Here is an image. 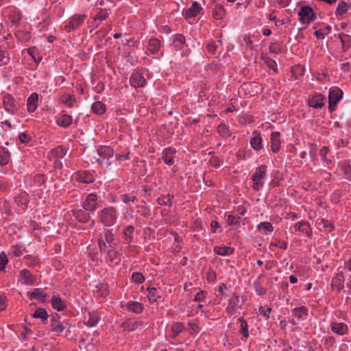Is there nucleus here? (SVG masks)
<instances>
[{"label":"nucleus","instance_id":"1","mask_svg":"<svg viewBox=\"0 0 351 351\" xmlns=\"http://www.w3.org/2000/svg\"><path fill=\"white\" fill-rule=\"evenodd\" d=\"M100 220L105 225L110 226L115 223L117 214L114 208H105L99 213Z\"/></svg>","mask_w":351,"mask_h":351},{"label":"nucleus","instance_id":"2","mask_svg":"<svg viewBox=\"0 0 351 351\" xmlns=\"http://www.w3.org/2000/svg\"><path fill=\"white\" fill-rule=\"evenodd\" d=\"M267 172V166L260 165L258 166L252 177V180L254 182L253 188L256 191H258L261 187L263 185L262 180L265 178Z\"/></svg>","mask_w":351,"mask_h":351},{"label":"nucleus","instance_id":"3","mask_svg":"<svg viewBox=\"0 0 351 351\" xmlns=\"http://www.w3.org/2000/svg\"><path fill=\"white\" fill-rule=\"evenodd\" d=\"M343 96V91L337 88L334 87L330 90L328 95L329 110L332 112L335 110L337 103L341 100Z\"/></svg>","mask_w":351,"mask_h":351},{"label":"nucleus","instance_id":"4","mask_svg":"<svg viewBox=\"0 0 351 351\" xmlns=\"http://www.w3.org/2000/svg\"><path fill=\"white\" fill-rule=\"evenodd\" d=\"M299 20L304 24H309L312 22L315 15L313 9L308 6H304L298 12Z\"/></svg>","mask_w":351,"mask_h":351},{"label":"nucleus","instance_id":"5","mask_svg":"<svg viewBox=\"0 0 351 351\" xmlns=\"http://www.w3.org/2000/svg\"><path fill=\"white\" fill-rule=\"evenodd\" d=\"M86 19L85 14H75L71 19L68 24L64 27L68 32L74 31L79 28Z\"/></svg>","mask_w":351,"mask_h":351},{"label":"nucleus","instance_id":"6","mask_svg":"<svg viewBox=\"0 0 351 351\" xmlns=\"http://www.w3.org/2000/svg\"><path fill=\"white\" fill-rule=\"evenodd\" d=\"M97 206V196L95 193H90L87 195L82 204L83 208L86 211H94Z\"/></svg>","mask_w":351,"mask_h":351},{"label":"nucleus","instance_id":"7","mask_svg":"<svg viewBox=\"0 0 351 351\" xmlns=\"http://www.w3.org/2000/svg\"><path fill=\"white\" fill-rule=\"evenodd\" d=\"M344 280L345 278L343 272L337 273L332 279L331 288L340 292L344 288Z\"/></svg>","mask_w":351,"mask_h":351},{"label":"nucleus","instance_id":"8","mask_svg":"<svg viewBox=\"0 0 351 351\" xmlns=\"http://www.w3.org/2000/svg\"><path fill=\"white\" fill-rule=\"evenodd\" d=\"M176 152V149L172 147H169L164 149L162 156L164 162L169 166L172 165L174 163Z\"/></svg>","mask_w":351,"mask_h":351},{"label":"nucleus","instance_id":"9","mask_svg":"<svg viewBox=\"0 0 351 351\" xmlns=\"http://www.w3.org/2000/svg\"><path fill=\"white\" fill-rule=\"evenodd\" d=\"M271 149L274 153L279 152L280 148V134L278 132H273L270 136Z\"/></svg>","mask_w":351,"mask_h":351},{"label":"nucleus","instance_id":"10","mask_svg":"<svg viewBox=\"0 0 351 351\" xmlns=\"http://www.w3.org/2000/svg\"><path fill=\"white\" fill-rule=\"evenodd\" d=\"M19 280L25 285H32L34 283L35 278L27 269H23L20 272Z\"/></svg>","mask_w":351,"mask_h":351},{"label":"nucleus","instance_id":"11","mask_svg":"<svg viewBox=\"0 0 351 351\" xmlns=\"http://www.w3.org/2000/svg\"><path fill=\"white\" fill-rule=\"evenodd\" d=\"M38 104V95L36 93L31 94L27 101V110L29 112H34Z\"/></svg>","mask_w":351,"mask_h":351},{"label":"nucleus","instance_id":"12","mask_svg":"<svg viewBox=\"0 0 351 351\" xmlns=\"http://www.w3.org/2000/svg\"><path fill=\"white\" fill-rule=\"evenodd\" d=\"M130 82L135 88L143 87L145 84V80L140 73H135L131 75Z\"/></svg>","mask_w":351,"mask_h":351},{"label":"nucleus","instance_id":"13","mask_svg":"<svg viewBox=\"0 0 351 351\" xmlns=\"http://www.w3.org/2000/svg\"><path fill=\"white\" fill-rule=\"evenodd\" d=\"M147 298L151 303H154L158 301V300L162 298L160 295L161 289L156 287H148L147 288Z\"/></svg>","mask_w":351,"mask_h":351},{"label":"nucleus","instance_id":"14","mask_svg":"<svg viewBox=\"0 0 351 351\" xmlns=\"http://www.w3.org/2000/svg\"><path fill=\"white\" fill-rule=\"evenodd\" d=\"M76 179L79 182L86 184L92 183L94 180L93 175L87 171H78L76 173Z\"/></svg>","mask_w":351,"mask_h":351},{"label":"nucleus","instance_id":"15","mask_svg":"<svg viewBox=\"0 0 351 351\" xmlns=\"http://www.w3.org/2000/svg\"><path fill=\"white\" fill-rule=\"evenodd\" d=\"M324 97L321 94H317L308 101V105L314 108H321L324 106Z\"/></svg>","mask_w":351,"mask_h":351},{"label":"nucleus","instance_id":"16","mask_svg":"<svg viewBox=\"0 0 351 351\" xmlns=\"http://www.w3.org/2000/svg\"><path fill=\"white\" fill-rule=\"evenodd\" d=\"M74 217L79 222L86 223L90 219V215L84 208L73 210Z\"/></svg>","mask_w":351,"mask_h":351},{"label":"nucleus","instance_id":"17","mask_svg":"<svg viewBox=\"0 0 351 351\" xmlns=\"http://www.w3.org/2000/svg\"><path fill=\"white\" fill-rule=\"evenodd\" d=\"M3 103L5 110L8 112L14 113L16 109V106L14 104V99L11 95H7L4 96L3 99Z\"/></svg>","mask_w":351,"mask_h":351},{"label":"nucleus","instance_id":"18","mask_svg":"<svg viewBox=\"0 0 351 351\" xmlns=\"http://www.w3.org/2000/svg\"><path fill=\"white\" fill-rule=\"evenodd\" d=\"M295 231H299L306 234L308 237L311 236V230L310 225L307 221H302L295 223L294 226Z\"/></svg>","mask_w":351,"mask_h":351},{"label":"nucleus","instance_id":"19","mask_svg":"<svg viewBox=\"0 0 351 351\" xmlns=\"http://www.w3.org/2000/svg\"><path fill=\"white\" fill-rule=\"evenodd\" d=\"M202 10V8L199 5V3L196 1L193 2L191 6L186 10L185 11V16L186 18H192L196 16Z\"/></svg>","mask_w":351,"mask_h":351},{"label":"nucleus","instance_id":"20","mask_svg":"<svg viewBox=\"0 0 351 351\" xmlns=\"http://www.w3.org/2000/svg\"><path fill=\"white\" fill-rule=\"evenodd\" d=\"M160 49V41L156 38H152L149 40L147 50L152 54L157 53Z\"/></svg>","mask_w":351,"mask_h":351},{"label":"nucleus","instance_id":"21","mask_svg":"<svg viewBox=\"0 0 351 351\" xmlns=\"http://www.w3.org/2000/svg\"><path fill=\"white\" fill-rule=\"evenodd\" d=\"M97 154L103 158H110L114 154V150L109 146H100L97 149Z\"/></svg>","mask_w":351,"mask_h":351},{"label":"nucleus","instance_id":"22","mask_svg":"<svg viewBox=\"0 0 351 351\" xmlns=\"http://www.w3.org/2000/svg\"><path fill=\"white\" fill-rule=\"evenodd\" d=\"M331 329L335 333L343 335L348 332V326L343 323H332L331 324Z\"/></svg>","mask_w":351,"mask_h":351},{"label":"nucleus","instance_id":"23","mask_svg":"<svg viewBox=\"0 0 351 351\" xmlns=\"http://www.w3.org/2000/svg\"><path fill=\"white\" fill-rule=\"evenodd\" d=\"M72 117L66 114L60 115L56 120L58 125L63 128L69 126L72 123Z\"/></svg>","mask_w":351,"mask_h":351},{"label":"nucleus","instance_id":"24","mask_svg":"<svg viewBox=\"0 0 351 351\" xmlns=\"http://www.w3.org/2000/svg\"><path fill=\"white\" fill-rule=\"evenodd\" d=\"M239 298L234 293L228 301V304L226 311L229 314H232L235 311V307L239 305Z\"/></svg>","mask_w":351,"mask_h":351},{"label":"nucleus","instance_id":"25","mask_svg":"<svg viewBox=\"0 0 351 351\" xmlns=\"http://www.w3.org/2000/svg\"><path fill=\"white\" fill-rule=\"evenodd\" d=\"M51 305L53 308L58 311H63L66 307L65 302L57 295H55L51 299Z\"/></svg>","mask_w":351,"mask_h":351},{"label":"nucleus","instance_id":"26","mask_svg":"<svg viewBox=\"0 0 351 351\" xmlns=\"http://www.w3.org/2000/svg\"><path fill=\"white\" fill-rule=\"evenodd\" d=\"M254 136L250 140L252 147L256 150H260L262 148V138L257 132L253 133Z\"/></svg>","mask_w":351,"mask_h":351},{"label":"nucleus","instance_id":"27","mask_svg":"<svg viewBox=\"0 0 351 351\" xmlns=\"http://www.w3.org/2000/svg\"><path fill=\"white\" fill-rule=\"evenodd\" d=\"M234 250L228 246H216L214 247V252L221 256H227L232 254Z\"/></svg>","mask_w":351,"mask_h":351},{"label":"nucleus","instance_id":"28","mask_svg":"<svg viewBox=\"0 0 351 351\" xmlns=\"http://www.w3.org/2000/svg\"><path fill=\"white\" fill-rule=\"evenodd\" d=\"M258 230L263 234H267L269 232H271L274 230L272 224L269 222H261L257 226Z\"/></svg>","mask_w":351,"mask_h":351},{"label":"nucleus","instance_id":"29","mask_svg":"<svg viewBox=\"0 0 351 351\" xmlns=\"http://www.w3.org/2000/svg\"><path fill=\"white\" fill-rule=\"evenodd\" d=\"M28 295L31 300L37 299L41 302H44L47 296V295L39 289H34L32 292L28 293Z\"/></svg>","mask_w":351,"mask_h":351},{"label":"nucleus","instance_id":"30","mask_svg":"<svg viewBox=\"0 0 351 351\" xmlns=\"http://www.w3.org/2000/svg\"><path fill=\"white\" fill-rule=\"evenodd\" d=\"M226 10L221 5H217L213 10V16L216 20L222 19L225 15Z\"/></svg>","mask_w":351,"mask_h":351},{"label":"nucleus","instance_id":"31","mask_svg":"<svg viewBox=\"0 0 351 351\" xmlns=\"http://www.w3.org/2000/svg\"><path fill=\"white\" fill-rule=\"evenodd\" d=\"M107 260L111 264H118L120 261V258L118 256V253L117 251L110 249L107 250Z\"/></svg>","mask_w":351,"mask_h":351},{"label":"nucleus","instance_id":"32","mask_svg":"<svg viewBox=\"0 0 351 351\" xmlns=\"http://www.w3.org/2000/svg\"><path fill=\"white\" fill-rule=\"evenodd\" d=\"M8 19L12 24L16 25L21 20L22 16L19 11L12 10L8 14Z\"/></svg>","mask_w":351,"mask_h":351},{"label":"nucleus","instance_id":"33","mask_svg":"<svg viewBox=\"0 0 351 351\" xmlns=\"http://www.w3.org/2000/svg\"><path fill=\"white\" fill-rule=\"evenodd\" d=\"M67 150L63 146H58L51 152L52 156L57 158H62L66 154Z\"/></svg>","mask_w":351,"mask_h":351},{"label":"nucleus","instance_id":"34","mask_svg":"<svg viewBox=\"0 0 351 351\" xmlns=\"http://www.w3.org/2000/svg\"><path fill=\"white\" fill-rule=\"evenodd\" d=\"M10 161V153L4 148L0 149V165H6Z\"/></svg>","mask_w":351,"mask_h":351},{"label":"nucleus","instance_id":"35","mask_svg":"<svg viewBox=\"0 0 351 351\" xmlns=\"http://www.w3.org/2000/svg\"><path fill=\"white\" fill-rule=\"evenodd\" d=\"M108 15H109V13L106 9H104V10L100 9L99 12L93 17V20H94L95 23H96L95 27H97L99 25V24L97 23V21L98 20L104 21L108 18Z\"/></svg>","mask_w":351,"mask_h":351},{"label":"nucleus","instance_id":"36","mask_svg":"<svg viewBox=\"0 0 351 351\" xmlns=\"http://www.w3.org/2000/svg\"><path fill=\"white\" fill-rule=\"evenodd\" d=\"M128 308L134 313H140L143 311V306L138 302H132L128 304Z\"/></svg>","mask_w":351,"mask_h":351},{"label":"nucleus","instance_id":"37","mask_svg":"<svg viewBox=\"0 0 351 351\" xmlns=\"http://www.w3.org/2000/svg\"><path fill=\"white\" fill-rule=\"evenodd\" d=\"M92 110H93V112L98 114H101L105 112L106 106L101 101H96L93 104Z\"/></svg>","mask_w":351,"mask_h":351},{"label":"nucleus","instance_id":"38","mask_svg":"<svg viewBox=\"0 0 351 351\" xmlns=\"http://www.w3.org/2000/svg\"><path fill=\"white\" fill-rule=\"evenodd\" d=\"M138 326L137 322L132 320H128L122 324L121 327L124 330L133 331Z\"/></svg>","mask_w":351,"mask_h":351},{"label":"nucleus","instance_id":"39","mask_svg":"<svg viewBox=\"0 0 351 351\" xmlns=\"http://www.w3.org/2000/svg\"><path fill=\"white\" fill-rule=\"evenodd\" d=\"M99 319V317L97 313H89V319L87 320V324L89 326H94L98 323Z\"/></svg>","mask_w":351,"mask_h":351},{"label":"nucleus","instance_id":"40","mask_svg":"<svg viewBox=\"0 0 351 351\" xmlns=\"http://www.w3.org/2000/svg\"><path fill=\"white\" fill-rule=\"evenodd\" d=\"M33 317L40 318L43 320H46L48 318V314L47 311L42 308H38L33 314Z\"/></svg>","mask_w":351,"mask_h":351},{"label":"nucleus","instance_id":"41","mask_svg":"<svg viewBox=\"0 0 351 351\" xmlns=\"http://www.w3.org/2000/svg\"><path fill=\"white\" fill-rule=\"evenodd\" d=\"M308 310L304 306L295 308L293 310V314L294 316L298 318H302L303 315H307Z\"/></svg>","mask_w":351,"mask_h":351},{"label":"nucleus","instance_id":"42","mask_svg":"<svg viewBox=\"0 0 351 351\" xmlns=\"http://www.w3.org/2000/svg\"><path fill=\"white\" fill-rule=\"evenodd\" d=\"M53 331L60 333L64 331L65 326L57 320L53 319L51 323Z\"/></svg>","mask_w":351,"mask_h":351},{"label":"nucleus","instance_id":"43","mask_svg":"<svg viewBox=\"0 0 351 351\" xmlns=\"http://www.w3.org/2000/svg\"><path fill=\"white\" fill-rule=\"evenodd\" d=\"M348 8L349 5L348 3L345 1H341L337 8L336 13L338 15H343L348 10Z\"/></svg>","mask_w":351,"mask_h":351},{"label":"nucleus","instance_id":"44","mask_svg":"<svg viewBox=\"0 0 351 351\" xmlns=\"http://www.w3.org/2000/svg\"><path fill=\"white\" fill-rule=\"evenodd\" d=\"M239 321L241 325V333L245 338H247L249 336L247 322L243 317L239 318Z\"/></svg>","mask_w":351,"mask_h":351},{"label":"nucleus","instance_id":"45","mask_svg":"<svg viewBox=\"0 0 351 351\" xmlns=\"http://www.w3.org/2000/svg\"><path fill=\"white\" fill-rule=\"evenodd\" d=\"M184 324L180 322L175 323L171 326V330L173 332L174 336H176L178 334H180L181 332L184 330Z\"/></svg>","mask_w":351,"mask_h":351},{"label":"nucleus","instance_id":"46","mask_svg":"<svg viewBox=\"0 0 351 351\" xmlns=\"http://www.w3.org/2000/svg\"><path fill=\"white\" fill-rule=\"evenodd\" d=\"M341 167L348 178L351 180V163L349 162H343Z\"/></svg>","mask_w":351,"mask_h":351},{"label":"nucleus","instance_id":"47","mask_svg":"<svg viewBox=\"0 0 351 351\" xmlns=\"http://www.w3.org/2000/svg\"><path fill=\"white\" fill-rule=\"evenodd\" d=\"M121 199L125 204H130V202L135 203L137 202V197L136 196L130 195L128 194L121 195Z\"/></svg>","mask_w":351,"mask_h":351},{"label":"nucleus","instance_id":"48","mask_svg":"<svg viewBox=\"0 0 351 351\" xmlns=\"http://www.w3.org/2000/svg\"><path fill=\"white\" fill-rule=\"evenodd\" d=\"M217 132L223 136H229L230 134L228 128L223 123L217 127Z\"/></svg>","mask_w":351,"mask_h":351},{"label":"nucleus","instance_id":"49","mask_svg":"<svg viewBox=\"0 0 351 351\" xmlns=\"http://www.w3.org/2000/svg\"><path fill=\"white\" fill-rule=\"evenodd\" d=\"M8 262V258L4 252L0 253V271L4 270Z\"/></svg>","mask_w":351,"mask_h":351},{"label":"nucleus","instance_id":"50","mask_svg":"<svg viewBox=\"0 0 351 351\" xmlns=\"http://www.w3.org/2000/svg\"><path fill=\"white\" fill-rule=\"evenodd\" d=\"M134 232V227L129 226H128L123 232L124 238L126 240V241L129 243L131 242V234Z\"/></svg>","mask_w":351,"mask_h":351},{"label":"nucleus","instance_id":"51","mask_svg":"<svg viewBox=\"0 0 351 351\" xmlns=\"http://www.w3.org/2000/svg\"><path fill=\"white\" fill-rule=\"evenodd\" d=\"M254 289L257 295H262L266 293V289L261 286L259 281L254 283Z\"/></svg>","mask_w":351,"mask_h":351},{"label":"nucleus","instance_id":"52","mask_svg":"<svg viewBox=\"0 0 351 351\" xmlns=\"http://www.w3.org/2000/svg\"><path fill=\"white\" fill-rule=\"evenodd\" d=\"M158 202L160 205H171V197L169 195L162 196L158 198Z\"/></svg>","mask_w":351,"mask_h":351},{"label":"nucleus","instance_id":"53","mask_svg":"<svg viewBox=\"0 0 351 351\" xmlns=\"http://www.w3.org/2000/svg\"><path fill=\"white\" fill-rule=\"evenodd\" d=\"M132 280L137 282V283H142L144 282L145 280V278L144 276H143L142 274L141 273H138V272H134L133 273L132 276Z\"/></svg>","mask_w":351,"mask_h":351},{"label":"nucleus","instance_id":"54","mask_svg":"<svg viewBox=\"0 0 351 351\" xmlns=\"http://www.w3.org/2000/svg\"><path fill=\"white\" fill-rule=\"evenodd\" d=\"M269 49L271 53H279L282 51V47L278 43H272L269 46Z\"/></svg>","mask_w":351,"mask_h":351},{"label":"nucleus","instance_id":"55","mask_svg":"<svg viewBox=\"0 0 351 351\" xmlns=\"http://www.w3.org/2000/svg\"><path fill=\"white\" fill-rule=\"evenodd\" d=\"M265 62L266 64V65L271 69L274 70L275 72L277 71V64L276 62L270 59V58H267L265 60Z\"/></svg>","mask_w":351,"mask_h":351},{"label":"nucleus","instance_id":"56","mask_svg":"<svg viewBox=\"0 0 351 351\" xmlns=\"http://www.w3.org/2000/svg\"><path fill=\"white\" fill-rule=\"evenodd\" d=\"M209 163L214 167H219L221 165V160L215 156L210 157Z\"/></svg>","mask_w":351,"mask_h":351},{"label":"nucleus","instance_id":"57","mask_svg":"<svg viewBox=\"0 0 351 351\" xmlns=\"http://www.w3.org/2000/svg\"><path fill=\"white\" fill-rule=\"evenodd\" d=\"M19 138L21 143H27L31 140V137L25 132L21 133Z\"/></svg>","mask_w":351,"mask_h":351},{"label":"nucleus","instance_id":"58","mask_svg":"<svg viewBox=\"0 0 351 351\" xmlns=\"http://www.w3.org/2000/svg\"><path fill=\"white\" fill-rule=\"evenodd\" d=\"M104 236L105 239L108 244H110L114 241V235L110 230H105Z\"/></svg>","mask_w":351,"mask_h":351},{"label":"nucleus","instance_id":"59","mask_svg":"<svg viewBox=\"0 0 351 351\" xmlns=\"http://www.w3.org/2000/svg\"><path fill=\"white\" fill-rule=\"evenodd\" d=\"M9 62V58L5 56V51L0 49V64H6Z\"/></svg>","mask_w":351,"mask_h":351},{"label":"nucleus","instance_id":"60","mask_svg":"<svg viewBox=\"0 0 351 351\" xmlns=\"http://www.w3.org/2000/svg\"><path fill=\"white\" fill-rule=\"evenodd\" d=\"M217 46L214 41L210 42L206 46L207 50L210 53H214L217 49Z\"/></svg>","mask_w":351,"mask_h":351},{"label":"nucleus","instance_id":"61","mask_svg":"<svg viewBox=\"0 0 351 351\" xmlns=\"http://www.w3.org/2000/svg\"><path fill=\"white\" fill-rule=\"evenodd\" d=\"M206 293L204 291H200L198 293H196L195 295V300L196 302H201L203 301L204 299L206 298Z\"/></svg>","mask_w":351,"mask_h":351},{"label":"nucleus","instance_id":"62","mask_svg":"<svg viewBox=\"0 0 351 351\" xmlns=\"http://www.w3.org/2000/svg\"><path fill=\"white\" fill-rule=\"evenodd\" d=\"M339 37L342 43L343 46H345L346 43H348L351 39L350 36L344 34H340Z\"/></svg>","mask_w":351,"mask_h":351},{"label":"nucleus","instance_id":"63","mask_svg":"<svg viewBox=\"0 0 351 351\" xmlns=\"http://www.w3.org/2000/svg\"><path fill=\"white\" fill-rule=\"evenodd\" d=\"M328 152H329V149L327 147H323L320 150V155L322 158V160L327 162H328V160L327 158L326 155L328 153Z\"/></svg>","mask_w":351,"mask_h":351},{"label":"nucleus","instance_id":"64","mask_svg":"<svg viewBox=\"0 0 351 351\" xmlns=\"http://www.w3.org/2000/svg\"><path fill=\"white\" fill-rule=\"evenodd\" d=\"M227 222L228 225L233 226L239 223V221L237 219L236 217L232 215L228 216Z\"/></svg>","mask_w":351,"mask_h":351}]
</instances>
